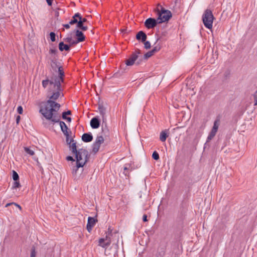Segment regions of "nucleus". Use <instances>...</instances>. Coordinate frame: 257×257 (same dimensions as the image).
Segmentation results:
<instances>
[{
  "mask_svg": "<svg viewBox=\"0 0 257 257\" xmlns=\"http://www.w3.org/2000/svg\"><path fill=\"white\" fill-rule=\"evenodd\" d=\"M60 106V104L56 101L55 97H50L49 100L41 103L39 112L47 120L54 124L59 122L60 120V117L58 115V111Z\"/></svg>",
  "mask_w": 257,
  "mask_h": 257,
  "instance_id": "f257e3e1",
  "label": "nucleus"
},
{
  "mask_svg": "<svg viewBox=\"0 0 257 257\" xmlns=\"http://www.w3.org/2000/svg\"><path fill=\"white\" fill-rule=\"evenodd\" d=\"M63 82L58 80L56 76H54L51 80H43L42 86L51 93V96H63L65 93L61 84Z\"/></svg>",
  "mask_w": 257,
  "mask_h": 257,
  "instance_id": "f03ea898",
  "label": "nucleus"
},
{
  "mask_svg": "<svg viewBox=\"0 0 257 257\" xmlns=\"http://www.w3.org/2000/svg\"><path fill=\"white\" fill-rule=\"evenodd\" d=\"M76 159V167L72 170L73 174H76L77 169L82 167L86 163L87 160L88 152L85 149H79L78 151L73 154Z\"/></svg>",
  "mask_w": 257,
  "mask_h": 257,
  "instance_id": "7ed1b4c3",
  "label": "nucleus"
},
{
  "mask_svg": "<svg viewBox=\"0 0 257 257\" xmlns=\"http://www.w3.org/2000/svg\"><path fill=\"white\" fill-rule=\"evenodd\" d=\"M49 60L50 61V66L53 71H57L58 69V75L56 77L61 81H64V72L63 67L58 62L56 57H50Z\"/></svg>",
  "mask_w": 257,
  "mask_h": 257,
  "instance_id": "20e7f679",
  "label": "nucleus"
},
{
  "mask_svg": "<svg viewBox=\"0 0 257 257\" xmlns=\"http://www.w3.org/2000/svg\"><path fill=\"white\" fill-rule=\"evenodd\" d=\"M158 17L157 20L159 24L168 21L172 17V14L169 10H165L160 5L157 7Z\"/></svg>",
  "mask_w": 257,
  "mask_h": 257,
  "instance_id": "39448f33",
  "label": "nucleus"
},
{
  "mask_svg": "<svg viewBox=\"0 0 257 257\" xmlns=\"http://www.w3.org/2000/svg\"><path fill=\"white\" fill-rule=\"evenodd\" d=\"M214 19L212 11L208 9L206 10L202 15V21L206 28L212 29Z\"/></svg>",
  "mask_w": 257,
  "mask_h": 257,
  "instance_id": "423d86ee",
  "label": "nucleus"
},
{
  "mask_svg": "<svg viewBox=\"0 0 257 257\" xmlns=\"http://www.w3.org/2000/svg\"><path fill=\"white\" fill-rule=\"evenodd\" d=\"M108 107V104L106 102H103L99 99L98 104V109L99 112L102 116L103 122L106 121V114Z\"/></svg>",
  "mask_w": 257,
  "mask_h": 257,
  "instance_id": "0eeeda50",
  "label": "nucleus"
},
{
  "mask_svg": "<svg viewBox=\"0 0 257 257\" xmlns=\"http://www.w3.org/2000/svg\"><path fill=\"white\" fill-rule=\"evenodd\" d=\"M104 138L101 136L96 137L95 141L92 145V151L94 153H97L99 151L100 147L104 143Z\"/></svg>",
  "mask_w": 257,
  "mask_h": 257,
  "instance_id": "6e6552de",
  "label": "nucleus"
},
{
  "mask_svg": "<svg viewBox=\"0 0 257 257\" xmlns=\"http://www.w3.org/2000/svg\"><path fill=\"white\" fill-rule=\"evenodd\" d=\"M158 24V20L152 18L147 19L145 22V26L148 29L155 28Z\"/></svg>",
  "mask_w": 257,
  "mask_h": 257,
  "instance_id": "1a4fd4ad",
  "label": "nucleus"
},
{
  "mask_svg": "<svg viewBox=\"0 0 257 257\" xmlns=\"http://www.w3.org/2000/svg\"><path fill=\"white\" fill-rule=\"evenodd\" d=\"M140 51L139 50L137 52L134 53L130 58H129L125 62V64L127 66H132L135 61L138 57V54H140Z\"/></svg>",
  "mask_w": 257,
  "mask_h": 257,
  "instance_id": "9d476101",
  "label": "nucleus"
},
{
  "mask_svg": "<svg viewBox=\"0 0 257 257\" xmlns=\"http://www.w3.org/2000/svg\"><path fill=\"white\" fill-rule=\"evenodd\" d=\"M111 243V239L110 238L106 236L105 238H100L99 240V245L102 247H106L109 246Z\"/></svg>",
  "mask_w": 257,
  "mask_h": 257,
  "instance_id": "9b49d317",
  "label": "nucleus"
},
{
  "mask_svg": "<svg viewBox=\"0 0 257 257\" xmlns=\"http://www.w3.org/2000/svg\"><path fill=\"white\" fill-rule=\"evenodd\" d=\"M96 223L95 219L91 217H89L88 218V222L87 224V229L89 232L92 229V228L94 226Z\"/></svg>",
  "mask_w": 257,
  "mask_h": 257,
  "instance_id": "f8f14e48",
  "label": "nucleus"
},
{
  "mask_svg": "<svg viewBox=\"0 0 257 257\" xmlns=\"http://www.w3.org/2000/svg\"><path fill=\"white\" fill-rule=\"evenodd\" d=\"M90 126L92 128H97L100 126V121L96 117H93L90 120Z\"/></svg>",
  "mask_w": 257,
  "mask_h": 257,
  "instance_id": "ddd939ff",
  "label": "nucleus"
},
{
  "mask_svg": "<svg viewBox=\"0 0 257 257\" xmlns=\"http://www.w3.org/2000/svg\"><path fill=\"white\" fill-rule=\"evenodd\" d=\"M75 33H76V36L77 37L76 41L78 43L84 41L85 37H84L83 33L81 31H80L78 30H76L75 31Z\"/></svg>",
  "mask_w": 257,
  "mask_h": 257,
  "instance_id": "4468645a",
  "label": "nucleus"
},
{
  "mask_svg": "<svg viewBox=\"0 0 257 257\" xmlns=\"http://www.w3.org/2000/svg\"><path fill=\"white\" fill-rule=\"evenodd\" d=\"M136 39L142 42H145L147 39V35L144 32L140 31L136 35Z\"/></svg>",
  "mask_w": 257,
  "mask_h": 257,
  "instance_id": "2eb2a0df",
  "label": "nucleus"
},
{
  "mask_svg": "<svg viewBox=\"0 0 257 257\" xmlns=\"http://www.w3.org/2000/svg\"><path fill=\"white\" fill-rule=\"evenodd\" d=\"M82 140L86 143L90 142L93 140V136L91 134L85 133L82 136Z\"/></svg>",
  "mask_w": 257,
  "mask_h": 257,
  "instance_id": "dca6fc26",
  "label": "nucleus"
},
{
  "mask_svg": "<svg viewBox=\"0 0 257 257\" xmlns=\"http://www.w3.org/2000/svg\"><path fill=\"white\" fill-rule=\"evenodd\" d=\"M59 49L60 51H63L64 50L69 51L70 50V46L64 44L63 42H61L59 44Z\"/></svg>",
  "mask_w": 257,
  "mask_h": 257,
  "instance_id": "f3484780",
  "label": "nucleus"
},
{
  "mask_svg": "<svg viewBox=\"0 0 257 257\" xmlns=\"http://www.w3.org/2000/svg\"><path fill=\"white\" fill-rule=\"evenodd\" d=\"M168 137V134L166 130L163 131L161 132L160 135V140L161 142H164L166 141L167 138Z\"/></svg>",
  "mask_w": 257,
  "mask_h": 257,
  "instance_id": "a211bd4d",
  "label": "nucleus"
},
{
  "mask_svg": "<svg viewBox=\"0 0 257 257\" xmlns=\"http://www.w3.org/2000/svg\"><path fill=\"white\" fill-rule=\"evenodd\" d=\"M80 17V13H76L72 17V20L69 22V24L74 25V24L77 23L78 21V17Z\"/></svg>",
  "mask_w": 257,
  "mask_h": 257,
  "instance_id": "6ab92c4d",
  "label": "nucleus"
},
{
  "mask_svg": "<svg viewBox=\"0 0 257 257\" xmlns=\"http://www.w3.org/2000/svg\"><path fill=\"white\" fill-rule=\"evenodd\" d=\"M68 145L69 149L71 151L72 154H74V153H76L77 151H78L76 148V142H75L74 141Z\"/></svg>",
  "mask_w": 257,
  "mask_h": 257,
  "instance_id": "aec40b11",
  "label": "nucleus"
},
{
  "mask_svg": "<svg viewBox=\"0 0 257 257\" xmlns=\"http://www.w3.org/2000/svg\"><path fill=\"white\" fill-rule=\"evenodd\" d=\"M64 40L68 43L70 44V46L77 44L78 43L76 40H74L72 39L71 36L67 37L65 38Z\"/></svg>",
  "mask_w": 257,
  "mask_h": 257,
  "instance_id": "412c9836",
  "label": "nucleus"
},
{
  "mask_svg": "<svg viewBox=\"0 0 257 257\" xmlns=\"http://www.w3.org/2000/svg\"><path fill=\"white\" fill-rule=\"evenodd\" d=\"M77 24V27L79 29H81L82 31H85L88 29L87 26H85L83 25V24L82 23L81 21H78Z\"/></svg>",
  "mask_w": 257,
  "mask_h": 257,
  "instance_id": "4be33fe9",
  "label": "nucleus"
},
{
  "mask_svg": "<svg viewBox=\"0 0 257 257\" xmlns=\"http://www.w3.org/2000/svg\"><path fill=\"white\" fill-rule=\"evenodd\" d=\"M217 131H216V130L212 128L211 132L210 133L209 136L207 137L208 141L213 139V138L215 136Z\"/></svg>",
  "mask_w": 257,
  "mask_h": 257,
  "instance_id": "5701e85b",
  "label": "nucleus"
},
{
  "mask_svg": "<svg viewBox=\"0 0 257 257\" xmlns=\"http://www.w3.org/2000/svg\"><path fill=\"white\" fill-rule=\"evenodd\" d=\"M66 114H71V111L68 110L67 111L63 112L62 113V117L63 119L67 120L68 121L70 122L71 120V118L70 117L66 116Z\"/></svg>",
  "mask_w": 257,
  "mask_h": 257,
  "instance_id": "b1692460",
  "label": "nucleus"
},
{
  "mask_svg": "<svg viewBox=\"0 0 257 257\" xmlns=\"http://www.w3.org/2000/svg\"><path fill=\"white\" fill-rule=\"evenodd\" d=\"M58 122H59V125L62 132L64 131V130H68L67 126L64 122L59 120Z\"/></svg>",
  "mask_w": 257,
  "mask_h": 257,
  "instance_id": "393cba45",
  "label": "nucleus"
},
{
  "mask_svg": "<svg viewBox=\"0 0 257 257\" xmlns=\"http://www.w3.org/2000/svg\"><path fill=\"white\" fill-rule=\"evenodd\" d=\"M57 52L58 51L56 48H50L49 50V54L51 55L50 57H56Z\"/></svg>",
  "mask_w": 257,
  "mask_h": 257,
  "instance_id": "a878e982",
  "label": "nucleus"
},
{
  "mask_svg": "<svg viewBox=\"0 0 257 257\" xmlns=\"http://www.w3.org/2000/svg\"><path fill=\"white\" fill-rule=\"evenodd\" d=\"M21 186V185H20V183L18 180L15 181V182L13 184L12 189H15L18 188H20Z\"/></svg>",
  "mask_w": 257,
  "mask_h": 257,
  "instance_id": "bb28decb",
  "label": "nucleus"
},
{
  "mask_svg": "<svg viewBox=\"0 0 257 257\" xmlns=\"http://www.w3.org/2000/svg\"><path fill=\"white\" fill-rule=\"evenodd\" d=\"M24 150H25V151H26V152L27 153H28V154L30 155L31 156H33V155H34L35 154L33 150H31L29 148L25 147L24 148Z\"/></svg>",
  "mask_w": 257,
  "mask_h": 257,
  "instance_id": "cd10ccee",
  "label": "nucleus"
},
{
  "mask_svg": "<svg viewBox=\"0 0 257 257\" xmlns=\"http://www.w3.org/2000/svg\"><path fill=\"white\" fill-rule=\"evenodd\" d=\"M154 54L153 53V52H152V51H150L148 52H147L145 55H144V58L145 59H148L149 58L151 57L152 55H153Z\"/></svg>",
  "mask_w": 257,
  "mask_h": 257,
  "instance_id": "c85d7f7f",
  "label": "nucleus"
},
{
  "mask_svg": "<svg viewBox=\"0 0 257 257\" xmlns=\"http://www.w3.org/2000/svg\"><path fill=\"white\" fill-rule=\"evenodd\" d=\"M152 158L155 160H159V154L156 151H154L152 154Z\"/></svg>",
  "mask_w": 257,
  "mask_h": 257,
  "instance_id": "c756f323",
  "label": "nucleus"
},
{
  "mask_svg": "<svg viewBox=\"0 0 257 257\" xmlns=\"http://www.w3.org/2000/svg\"><path fill=\"white\" fill-rule=\"evenodd\" d=\"M13 178L14 181H18L19 179V176L18 173L15 171H13Z\"/></svg>",
  "mask_w": 257,
  "mask_h": 257,
  "instance_id": "7c9ffc66",
  "label": "nucleus"
},
{
  "mask_svg": "<svg viewBox=\"0 0 257 257\" xmlns=\"http://www.w3.org/2000/svg\"><path fill=\"white\" fill-rule=\"evenodd\" d=\"M50 39H51V40L52 41V42H55V40H56V35L55 34L54 32H51L50 33Z\"/></svg>",
  "mask_w": 257,
  "mask_h": 257,
  "instance_id": "2f4dec72",
  "label": "nucleus"
},
{
  "mask_svg": "<svg viewBox=\"0 0 257 257\" xmlns=\"http://www.w3.org/2000/svg\"><path fill=\"white\" fill-rule=\"evenodd\" d=\"M144 43V47L146 49H150L151 47V45L150 42L149 41H145L143 42Z\"/></svg>",
  "mask_w": 257,
  "mask_h": 257,
  "instance_id": "473e14b6",
  "label": "nucleus"
},
{
  "mask_svg": "<svg viewBox=\"0 0 257 257\" xmlns=\"http://www.w3.org/2000/svg\"><path fill=\"white\" fill-rule=\"evenodd\" d=\"M218 126H219L218 121H217V120L215 121L214 122V124H213V126L212 128L215 129L216 131H217L218 128Z\"/></svg>",
  "mask_w": 257,
  "mask_h": 257,
  "instance_id": "72a5a7b5",
  "label": "nucleus"
},
{
  "mask_svg": "<svg viewBox=\"0 0 257 257\" xmlns=\"http://www.w3.org/2000/svg\"><path fill=\"white\" fill-rule=\"evenodd\" d=\"M74 140L70 138V136L66 137V142L67 144L68 145L69 144H70V143L74 142Z\"/></svg>",
  "mask_w": 257,
  "mask_h": 257,
  "instance_id": "f704fd0d",
  "label": "nucleus"
},
{
  "mask_svg": "<svg viewBox=\"0 0 257 257\" xmlns=\"http://www.w3.org/2000/svg\"><path fill=\"white\" fill-rule=\"evenodd\" d=\"M160 49V47L159 46H156L151 51L153 52V54L159 51Z\"/></svg>",
  "mask_w": 257,
  "mask_h": 257,
  "instance_id": "c9c22d12",
  "label": "nucleus"
},
{
  "mask_svg": "<svg viewBox=\"0 0 257 257\" xmlns=\"http://www.w3.org/2000/svg\"><path fill=\"white\" fill-rule=\"evenodd\" d=\"M78 21H81L82 23L84 24L86 22H87V19L86 18H82L81 14H80V17H78Z\"/></svg>",
  "mask_w": 257,
  "mask_h": 257,
  "instance_id": "e433bc0d",
  "label": "nucleus"
},
{
  "mask_svg": "<svg viewBox=\"0 0 257 257\" xmlns=\"http://www.w3.org/2000/svg\"><path fill=\"white\" fill-rule=\"evenodd\" d=\"M17 111L19 114H22L23 112V107L21 106H18L17 108Z\"/></svg>",
  "mask_w": 257,
  "mask_h": 257,
  "instance_id": "4c0bfd02",
  "label": "nucleus"
},
{
  "mask_svg": "<svg viewBox=\"0 0 257 257\" xmlns=\"http://www.w3.org/2000/svg\"><path fill=\"white\" fill-rule=\"evenodd\" d=\"M62 132L64 133V135L66 137L69 136V134L68 130H64V131H62Z\"/></svg>",
  "mask_w": 257,
  "mask_h": 257,
  "instance_id": "58836bf2",
  "label": "nucleus"
},
{
  "mask_svg": "<svg viewBox=\"0 0 257 257\" xmlns=\"http://www.w3.org/2000/svg\"><path fill=\"white\" fill-rule=\"evenodd\" d=\"M62 132L64 133V135L66 137L69 136V134L68 130H64V131H62Z\"/></svg>",
  "mask_w": 257,
  "mask_h": 257,
  "instance_id": "ea45409f",
  "label": "nucleus"
},
{
  "mask_svg": "<svg viewBox=\"0 0 257 257\" xmlns=\"http://www.w3.org/2000/svg\"><path fill=\"white\" fill-rule=\"evenodd\" d=\"M188 91H189V93H187L188 95H193L195 93L193 92V90H191L190 89H188Z\"/></svg>",
  "mask_w": 257,
  "mask_h": 257,
  "instance_id": "a19ab883",
  "label": "nucleus"
},
{
  "mask_svg": "<svg viewBox=\"0 0 257 257\" xmlns=\"http://www.w3.org/2000/svg\"><path fill=\"white\" fill-rule=\"evenodd\" d=\"M66 159H67V161H74V159L71 156H68V157H67Z\"/></svg>",
  "mask_w": 257,
  "mask_h": 257,
  "instance_id": "79ce46f5",
  "label": "nucleus"
},
{
  "mask_svg": "<svg viewBox=\"0 0 257 257\" xmlns=\"http://www.w3.org/2000/svg\"><path fill=\"white\" fill-rule=\"evenodd\" d=\"M70 24H69H69H64V25H63V26L66 29H68L70 28Z\"/></svg>",
  "mask_w": 257,
  "mask_h": 257,
  "instance_id": "37998d69",
  "label": "nucleus"
},
{
  "mask_svg": "<svg viewBox=\"0 0 257 257\" xmlns=\"http://www.w3.org/2000/svg\"><path fill=\"white\" fill-rule=\"evenodd\" d=\"M20 119H21V117L20 115H18L16 117V122L17 124H19V122H20Z\"/></svg>",
  "mask_w": 257,
  "mask_h": 257,
  "instance_id": "c03bdc74",
  "label": "nucleus"
},
{
  "mask_svg": "<svg viewBox=\"0 0 257 257\" xmlns=\"http://www.w3.org/2000/svg\"><path fill=\"white\" fill-rule=\"evenodd\" d=\"M147 216L146 214H144L143 216V220L144 221L146 222L147 221Z\"/></svg>",
  "mask_w": 257,
  "mask_h": 257,
  "instance_id": "a18cd8bd",
  "label": "nucleus"
},
{
  "mask_svg": "<svg viewBox=\"0 0 257 257\" xmlns=\"http://www.w3.org/2000/svg\"><path fill=\"white\" fill-rule=\"evenodd\" d=\"M47 3L49 6H51L52 4V0H46Z\"/></svg>",
  "mask_w": 257,
  "mask_h": 257,
  "instance_id": "49530a36",
  "label": "nucleus"
},
{
  "mask_svg": "<svg viewBox=\"0 0 257 257\" xmlns=\"http://www.w3.org/2000/svg\"><path fill=\"white\" fill-rule=\"evenodd\" d=\"M36 254L35 250H33L31 254V257H35Z\"/></svg>",
  "mask_w": 257,
  "mask_h": 257,
  "instance_id": "de8ad7c7",
  "label": "nucleus"
},
{
  "mask_svg": "<svg viewBox=\"0 0 257 257\" xmlns=\"http://www.w3.org/2000/svg\"><path fill=\"white\" fill-rule=\"evenodd\" d=\"M127 169H128V168H127V167L126 166L124 167V168H123V170H124L123 173L125 174V175H126V173H125V171L126 170H127Z\"/></svg>",
  "mask_w": 257,
  "mask_h": 257,
  "instance_id": "09e8293b",
  "label": "nucleus"
},
{
  "mask_svg": "<svg viewBox=\"0 0 257 257\" xmlns=\"http://www.w3.org/2000/svg\"><path fill=\"white\" fill-rule=\"evenodd\" d=\"M14 203H7L6 205V207H8V206H10L11 204H14Z\"/></svg>",
  "mask_w": 257,
  "mask_h": 257,
  "instance_id": "8fccbe9b",
  "label": "nucleus"
},
{
  "mask_svg": "<svg viewBox=\"0 0 257 257\" xmlns=\"http://www.w3.org/2000/svg\"><path fill=\"white\" fill-rule=\"evenodd\" d=\"M14 204L16 206H17L20 209H22L21 206L19 205V204L15 203H14Z\"/></svg>",
  "mask_w": 257,
  "mask_h": 257,
  "instance_id": "3c124183",
  "label": "nucleus"
},
{
  "mask_svg": "<svg viewBox=\"0 0 257 257\" xmlns=\"http://www.w3.org/2000/svg\"><path fill=\"white\" fill-rule=\"evenodd\" d=\"M255 98H257V97H255ZM254 105H257V99H255V102H254Z\"/></svg>",
  "mask_w": 257,
  "mask_h": 257,
  "instance_id": "603ef678",
  "label": "nucleus"
}]
</instances>
